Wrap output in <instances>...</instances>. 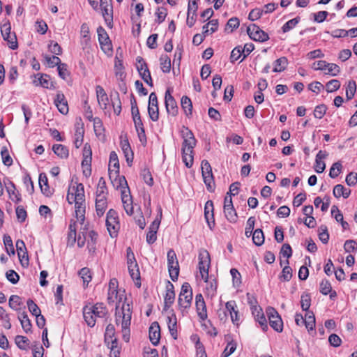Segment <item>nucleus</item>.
I'll use <instances>...</instances> for the list:
<instances>
[{
	"mask_svg": "<svg viewBox=\"0 0 357 357\" xmlns=\"http://www.w3.org/2000/svg\"><path fill=\"white\" fill-rule=\"evenodd\" d=\"M116 324L121 325V331L123 333V339L128 342L130 340V325L131 321V311L129 304H123L119 308V305L116 306Z\"/></svg>",
	"mask_w": 357,
	"mask_h": 357,
	"instance_id": "1",
	"label": "nucleus"
},
{
	"mask_svg": "<svg viewBox=\"0 0 357 357\" xmlns=\"http://www.w3.org/2000/svg\"><path fill=\"white\" fill-rule=\"evenodd\" d=\"M107 314L108 311L103 303L86 305L83 308L84 321L90 327H93L98 319H104Z\"/></svg>",
	"mask_w": 357,
	"mask_h": 357,
	"instance_id": "2",
	"label": "nucleus"
},
{
	"mask_svg": "<svg viewBox=\"0 0 357 357\" xmlns=\"http://www.w3.org/2000/svg\"><path fill=\"white\" fill-rule=\"evenodd\" d=\"M210 256L206 250H202L199 254V264L198 268L199 271V277L205 282H208V268L210 266Z\"/></svg>",
	"mask_w": 357,
	"mask_h": 357,
	"instance_id": "3",
	"label": "nucleus"
},
{
	"mask_svg": "<svg viewBox=\"0 0 357 357\" xmlns=\"http://www.w3.org/2000/svg\"><path fill=\"white\" fill-rule=\"evenodd\" d=\"M106 226L111 237H116L120 229L119 216L116 211L110 209L107 212Z\"/></svg>",
	"mask_w": 357,
	"mask_h": 357,
	"instance_id": "4",
	"label": "nucleus"
},
{
	"mask_svg": "<svg viewBox=\"0 0 357 357\" xmlns=\"http://www.w3.org/2000/svg\"><path fill=\"white\" fill-rule=\"evenodd\" d=\"M201 168L203 180L207 190L210 192H213L215 189V183L211 165L207 160H204L202 162Z\"/></svg>",
	"mask_w": 357,
	"mask_h": 357,
	"instance_id": "5",
	"label": "nucleus"
},
{
	"mask_svg": "<svg viewBox=\"0 0 357 357\" xmlns=\"http://www.w3.org/2000/svg\"><path fill=\"white\" fill-rule=\"evenodd\" d=\"M167 264L171 279L173 281L176 280L179 274V265L176 255L172 249L167 252Z\"/></svg>",
	"mask_w": 357,
	"mask_h": 357,
	"instance_id": "6",
	"label": "nucleus"
},
{
	"mask_svg": "<svg viewBox=\"0 0 357 357\" xmlns=\"http://www.w3.org/2000/svg\"><path fill=\"white\" fill-rule=\"evenodd\" d=\"M83 160L82 162L83 174L86 177H89L91 174V160H92V151L91 146L86 143L84 144L82 151Z\"/></svg>",
	"mask_w": 357,
	"mask_h": 357,
	"instance_id": "7",
	"label": "nucleus"
},
{
	"mask_svg": "<svg viewBox=\"0 0 357 357\" xmlns=\"http://www.w3.org/2000/svg\"><path fill=\"white\" fill-rule=\"evenodd\" d=\"M1 33L4 40L7 41L8 47L12 50L18 47L17 37L15 33L11 32V26L9 22L3 24L1 27Z\"/></svg>",
	"mask_w": 357,
	"mask_h": 357,
	"instance_id": "8",
	"label": "nucleus"
},
{
	"mask_svg": "<svg viewBox=\"0 0 357 357\" xmlns=\"http://www.w3.org/2000/svg\"><path fill=\"white\" fill-rule=\"evenodd\" d=\"M136 67L141 78L150 86H153V81L147 64L141 56L137 58Z\"/></svg>",
	"mask_w": 357,
	"mask_h": 357,
	"instance_id": "9",
	"label": "nucleus"
},
{
	"mask_svg": "<svg viewBox=\"0 0 357 357\" xmlns=\"http://www.w3.org/2000/svg\"><path fill=\"white\" fill-rule=\"evenodd\" d=\"M266 313L270 326L277 332H282L283 329L282 320L278 312L273 307H268Z\"/></svg>",
	"mask_w": 357,
	"mask_h": 357,
	"instance_id": "10",
	"label": "nucleus"
},
{
	"mask_svg": "<svg viewBox=\"0 0 357 357\" xmlns=\"http://www.w3.org/2000/svg\"><path fill=\"white\" fill-rule=\"evenodd\" d=\"M247 31L250 38L255 41L264 42L269 38L266 32L254 24L248 26Z\"/></svg>",
	"mask_w": 357,
	"mask_h": 357,
	"instance_id": "11",
	"label": "nucleus"
},
{
	"mask_svg": "<svg viewBox=\"0 0 357 357\" xmlns=\"http://www.w3.org/2000/svg\"><path fill=\"white\" fill-rule=\"evenodd\" d=\"M158 214L159 218L157 217L152 222L149 227V231L146 234V242L149 244H153L157 239L156 234L159 228L162 217V208L160 207L158 208Z\"/></svg>",
	"mask_w": 357,
	"mask_h": 357,
	"instance_id": "12",
	"label": "nucleus"
},
{
	"mask_svg": "<svg viewBox=\"0 0 357 357\" xmlns=\"http://www.w3.org/2000/svg\"><path fill=\"white\" fill-rule=\"evenodd\" d=\"M148 112L150 119L157 121L159 118V109L157 96L154 92L151 93L149 100Z\"/></svg>",
	"mask_w": 357,
	"mask_h": 357,
	"instance_id": "13",
	"label": "nucleus"
},
{
	"mask_svg": "<svg viewBox=\"0 0 357 357\" xmlns=\"http://www.w3.org/2000/svg\"><path fill=\"white\" fill-rule=\"evenodd\" d=\"M181 132L183 138L182 148H189V149L193 150L196 145L197 140L192 132L188 128L183 126Z\"/></svg>",
	"mask_w": 357,
	"mask_h": 357,
	"instance_id": "14",
	"label": "nucleus"
},
{
	"mask_svg": "<svg viewBox=\"0 0 357 357\" xmlns=\"http://www.w3.org/2000/svg\"><path fill=\"white\" fill-rule=\"evenodd\" d=\"M172 90L167 89L165 92V104L167 112L173 116L178 114V107L176 102L171 94Z\"/></svg>",
	"mask_w": 357,
	"mask_h": 357,
	"instance_id": "15",
	"label": "nucleus"
},
{
	"mask_svg": "<svg viewBox=\"0 0 357 357\" xmlns=\"http://www.w3.org/2000/svg\"><path fill=\"white\" fill-rule=\"evenodd\" d=\"M249 303L251 305L252 313L255 317V320L259 322L263 331H266L268 326L266 317L262 312V309L259 306L254 305L252 301H250Z\"/></svg>",
	"mask_w": 357,
	"mask_h": 357,
	"instance_id": "16",
	"label": "nucleus"
},
{
	"mask_svg": "<svg viewBox=\"0 0 357 357\" xmlns=\"http://www.w3.org/2000/svg\"><path fill=\"white\" fill-rule=\"evenodd\" d=\"M197 8V2L195 0H189L186 20V24L189 27H192L196 22Z\"/></svg>",
	"mask_w": 357,
	"mask_h": 357,
	"instance_id": "17",
	"label": "nucleus"
},
{
	"mask_svg": "<svg viewBox=\"0 0 357 357\" xmlns=\"http://www.w3.org/2000/svg\"><path fill=\"white\" fill-rule=\"evenodd\" d=\"M195 306L197 314L202 320L207 319V310L204 297L201 294H197L195 296Z\"/></svg>",
	"mask_w": 357,
	"mask_h": 357,
	"instance_id": "18",
	"label": "nucleus"
},
{
	"mask_svg": "<svg viewBox=\"0 0 357 357\" xmlns=\"http://www.w3.org/2000/svg\"><path fill=\"white\" fill-rule=\"evenodd\" d=\"M237 306L234 301H230L226 303L225 309L227 314L229 313L231 317V320L234 324L238 326L240 323V317L238 311L237 310Z\"/></svg>",
	"mask_w": 357,
	"mask_h": 357,
	"instance_id": "19",
	"label": "nucleus"
},
{
	"mask_svg": "<svg viewBox=\"0 0 357 357\" xmlns=\"http://www.w3.org/2000/svg\"><path fill=\"white\" fill-rule=\"evenodd\" d=\"M164 300V310H165L170 307L175 300L174 287L169 281L166 284V294Z\"/></svg>",
	"mask_w": 357,
	"mask_h": 357,
	"instance_id": "20",
	"label": "nucleus"
},
{
	"mask_svg": "<svg viewBox=\"0 0 357 357\" xmlns=\"http://www.w3.org/2000/svg\"><path fill=\"white\" fill-rule=\"evenodd\" d=\"M33 84L36 86H41L43 88L49 89H52L55 88L53 82L50 81V76L47 74H38L35 77Z\"/></svg>",
	"mask_w": 357,
	"mask_h": 357,
	"instance_id": "21",
	"label": "nucleus"
},
{
	"mask_svg": "<svg viewBox=\"0 0 357 357\" xmlns=\"http://www.w3.org/2000/svg\"><path fill=\"white\" fill-rule=\"evenodd\" d=\"M121 200L126 213L129 215H132V200L130 192H128L126 189L121 190Z\"/></svg>",
	"mask_w": 357,
	"mask_h": 357,
	"instance_id": "22",
	"label": "nucleus"
},
{
	"mask_svg": "<svg viewBox=\"0 0 357 357\" xmlns=\"http://www.w3.org/2000/svg\"><path fill=\"white\" fill-rule=\"evenodd\" d=\"M97 33H98V40H99L100 46H101V48L105 51L106 50H109L111 49L110 48V46H111L110 40H109L108 34L107 33L105 29L102 26L98 27Z\"/></svg>",
	"mask_w": 357,
	"mask_h": 357,
	"instance_id": "23",
	"label": "nucleus"
},
{
	"mask_svg": "<svg viewBox=\"0 0 357 357\" xmlns=\"http://www.w3.org/2000/svg\"><path fill=\"white\" fill-rule=\"evenodd\" d=\"M16 250L18 257L22 265L29 264L28 254L24 242L22 240L16 241Z\"/></svg>",
	"mask_w": 357,
	"mask_h": 357,
	"instance_id": "24",
	"label": "nucleus"
},
{
	"mask_svg": "<svg viewBox=\"0 0 357 357\" xmlns=\"http://www.w3.org/2000/svg\"><path fill=\"white\" fill-rule=\"evenodd\" d=\"M54 104L61 114H66L68 112V102L63 93L60 91L57 93L54 99Z\"/></svg>",
	"mask_w": 357,
	"mask_h": 357,
	"instance_id": "25",
	"label": "nucleus"
},
{
	"mask_svg": "<svg viewBox=\"0 0 357 357\" xmlns=\"http://www.w3.org/2000/svg\"><path fill=\"white\" fill-rule=\"evenodd\" d=\"M96 92L98 102L102 109H106L109 105V98L108 96L105 91L104 89L101 86H97L96 87Z\"/></svg>",
	"mask_w": 357,
	"mask_h": 357,
	"instance_id": "26",
	"label": "nucleus"
},
{
	"mask_svg": "<svg viewBox=\"0 0 357 357\" xmlns=\"http://www.w3.org/2000/svg\"><path fill=\"white\" fill-rule=\"evenodd\" d=\"M4 185L10 199L15 203H19L21 201V197L20 193L16 190L15 184L8 180V182L4 181Z\"/></svg>",
	"mask_w": 357,
	"mask_h": 357,
	"instance_id": "27",
	"label": "nucleus"
},
{
	"mask_svg": "<svg viewBox=\"0 0 357 357\" xmlns=\"http://www.w3.org/2000/svg\"><path fill=\"white\" fill-rule=\"evenodd\" d=\"M328 156V153L326 151H319L316 155L314 170L317 173H322L326 168V164L323 160Z\"/></svg>",
	"mask_w": 357,
	"mask_h": 357,
	"instance_id": "28",
	"label": "nucleus"
},
{
	"mask_svg": "<svg viewBox=\"0 0 357 357\" xmlns=\"http://www.w3.org/2000/svg\"><path fill=\"white\" fill-rule=\"evenodd\" d=\"M204 215L208 227L211 229L215 225L213 218V203L211 200L207 201L205 204Z\"/></svg>",
	"mask_w": 357,
	"mask_h": 357,
	"instance_id": "29",
	"label": "nucleus"
},
{
	"mask_svg": "<svg viewBox=\"0 0 357 357\" xmlns=\"http://www.w3.org/2000/svg\"><path fill=\"white\" fill-rule=\"evenodd\" d=\"M75 196L76 203L85 202L84 188L82 183H76L69 188Z\"/></svg>",
	"mask_w": 357,
	"mask_h": 357,
	"instance_id": "30",
	"label": "nucleus"
},
{
	"mask_svg": "<svg viewBox=\"0 0 357 357\" xmlns=\"http://www.w3.org/2000/svg\"><path fill=\"white\" fill-rule=\"evenodd\" d=\"M149 338L153 344H158L160 338V330L157 322H153L149 328Z\"/></svg>",
	"mask_w": 357,
	"mask_h": 357,
	"instance_id": "31",
	"label": "nucleus"
},
{
	"mask_svg": "<svg viewBox=\"0 0 357 357\" xmlns=\"http://www.w3.org/2000/svg\"><path fill=\"white\" fill-rule=\"evenodd\" d=\"M84 134V125L82 122L77 123L75 125V146L78 149L80 147L83 142Z\"/></svg>",
	"mask_w": 357,
	"mask_h": 357,
	"instance_id": "32",
	"label": "nucleus"
},
{
	"mask_svg": "<svg viewBox=\"0 0 357 357\" xmlns=\"http://www.w3.org/2000/svg\"><path fill=\"white\" fill-rule=\"evenodd\" d=\"M167 326L172 337L174 340L177 339V319L174 312H172L171 315L168 316L167 317Z\"/></svg>",
	"mask_w": 357,
	"mask_h": 357,
	"instance_id": "33",
	"label": "nucleus"
},
{
	"mask_svg": "<svg viewBox=\"0 0 357 357\" xmlns=\"http://www.w3.org/2000/svg\"><path fill=\"white\" fill-rule=\"evenodd\" d=\"M121 146L128 166H131L132 162L133 161V153L131 150L128 141H122L121 142Z\"/></svg>",
	"mask_w": 357,
	"mask_h": 357,
	"instance_id": "34",
	"label": "nucleus"
},
{
	"mask_svg": "<svg viewBox=\"0 0 357 357\" xmlns=\"http://www.w3.org/2000/svg\"><path fill=\"white\" fill-rule=\"evenodd\" d=\"M75 208L77 220L82 225L85 220L86 202L76 203Z\"/></svg>",
	"mask_w": 357,
	"mask_h": 357,
	"instance_id": "35",
	"label": "nucleus"
},
{
	"mask_svg": "<svg viewBox=\"0 0 357 357\" xmlns=\"http://www.w3.org/2000/svg\"><path fill=\"white\" fill-rule=\"evenodd\" d=\"M119 163L118 160V156L114 151H112L109 155V171H110V177L112 176V172L114 171V174H116L119 173Z\"/></svg>",
	"mask_w": 357,
	"mask_h": 357,
	"instance_id": "36",
	"label": "nucleus"
},
{
	"mask_svg": "<svg viewBox=\"0 0 357 357\" xmlns=\"http://www.w3.org/2000/svg\"><path fill=\"white\" fill-rule=\"evenodd\" d=\"M39 185L41 189L42 192L49 197L52 195V192L48 185V180L46 174L44 173H41L39 175Z\"/></svg>",
	"mask_w": 357,
	"mask_h": 357,
	"instance_id": "37",
	"label": "nucleus"
},
{
	"mask_svg": "<svg viewBox=\"0 0 357 357\" xmlns=\"http://www.w3.org/2000/svg\"><path fill=\"white\" fill-rule=\"evenodd\" d=\"M123 69L122 60L119 59L118 56H116L114 63L115 75L116 78L121 81H123L126 78V73Z\"/></svg>",
	"mask_w": 357,
	"mask_h": 357,
	"instance_id": "38",
	"label": "nucleus"
},
{
	"mask_svg": "<svg viewBox=\"0 0 357 357\" xmlns=\"http://www.w3.org/2000/svg\"><path fill=\"white\" fill-rule=\"evenodd\" d=\"M193 150L189 148H182V158L185 166L188 168L193 165Z\"/></svg>",
	"mask_w": 357,
	"mask_h": 357,
	"instance_id": "39",
	"label": "nucleus"
},
{
	"mask_svg": "<svg viewBox=\"0 0 357 357\" xmlns=\"http://www.w3.org/2000/svg\"><path fill=\"white\" fill-rule=\"evenodd\" d=\"M192 296H178V304L180 310L183 313L191 305Z\"/></svg>",
	"mask_w": 357,
	"mask_h": 357,
	"instance_id": "40",
	"label": "nucleus"
},
{
	"mask_svg": "<svg viewBox=\"0 0 357 357\" xmlns=\"http://www.w3.org/2000/svg\"><path fill=\"white\" fill-rule=\"evenodd\" d=\"M287 65V59L284 56L280 57L274 61L273 71L275 73L282 72L286 69Z\"/></svg>",
	"mask_w": 357,
	"mask_h": 357,
	"instance_id": "41",
	"label": "nucleus"
},
{
	"mask_svg": "<svg viewBox=\"0 0 357 357\" xmlns=\"http://www.w3.org/2000/svg\"><path fill=\"white\" fill-rule=\"evenodd\" d=\"M350 193V189L345 188L342 185L340 184L336 185L333 189V195L336 198H340V197L347 198L349 196Z\"/></svg>",
	"mask_w": 357,
	"mask_h": 357,
	"instance_id": "42",
	"label": "nucleus"
},
{
	"mask_svg": "<svg viewBox=\"0 0 357 357\" xmlns=\"http://www.w3.org/2000/svg\"><path fill=\"white\" fill-rule=\"evenodd\" d=\"M18 319L20 320L22 327L26 333H28L31 329V324L29 320L27 314L26 312H22L18 315Z\"/></svg>",
	"mask_w": 357,
	"mask_h": 357,
	"instance_id": "43",
	"label": "nucleus"
},
{
	"mask_svg": "<svg viewBox=\"0 0 357 357\" xmlns=\"http://www.w3.org/2000/svg\"><path fill=\"white\" fill-rule=\"evenodd\" d=\"M115 335V328L112 324H108L106 327L105 333V342L107 346L112 343V341L114 339H116L114 337Z\"/></svg>",
	"mask_w": 357,
	"mask_h": 357,
	"instance_id": "44",
	"label": "nucleus"
},
{
	"mask_svg": "<svg viewBox=\"0 0 357 357\" xmlns=\"http://www.w3.org/2000/svg\"><path fill=\"white\" fill-rule=\"evenodd\" d=\"M305 326L308 331H312L315 327V317L312 312L307 311L305 315Z\"/></svg>",
	"mask_w": 357,
	"mask_h": 357,
	"instance_id": "45",
	"label": "nucleus"
},
{
	"mask_svg": "<svg viewBox=\"0 0 357 357\" xmlns=\"http://www.w3.org/2000/svg\"><path fill=\"white\" fill-rule=\"evenodd\" d=\"M52 150L61 158H67L68 157V149L62 144H54Z\"/></svg>",
	"mask_w": 357,
	"mask_h": 357,
	"instance_id": "46",
	"label": "nucleus"
},
{
	"mask_svg": "<svg viewBox=\"0 0 357 357\" xmlns=\"http://www.w3.org/2000/svg\"><path fill=\"white\" fill-rule=\"evenodd\" d=\"M181 104L185 115H190L192 110V104L191 100L188 96H183L181 100Z\"/></svg>",
	"mask_w": 357,
	"mask_h": 357,
	"instance_id": "47",
	"label": "nucleus"
},
{
	"mask_svg": "<svg viewBox=\"0 0 357 357\" xmlns=\"http://www.w3.org/2000/svg\"><path fill=\"white\" fill-rule=\"evenodd\" d=\"M15 342L19 349L22 350H26L29 347V340L25 336L17 335Z\"/></svg>",
	"mask_w": 357,
	"mask_h": 357,
	"instance_id": "48",
	"label": "nucleus"
},
{
	"mask_svg": "<svg viewBox=\"0 0 357 357\" xmlns=\"http://www.w3.org/2000/svg\"><path fill=\"white\" fill-rule=\"evenodd\" d=\"M224 213L226 218L230 222H236L238 219V215L234 206L224 208Z\"/></svg>",
	"mask_w": 357,
	"mask_h": 357,
	"instance_id": "49",
	"label": "nucleus"
},
{
	"mask_svg": "<svg viewBox=\"0 0 357 357\" xmlns=\"http://www.w3.org/2000/svg\"><path fill=\"white\" fill-rule=\"evenodd\" d=\"M252 241L257 246H260L264 243V235L261 229H257L254 231L252 234Z\"/></svg>",
	"mask_w": 357,
	"mask_h": 357,
	"instance_id": "50",
	"label": "nucleus"
},
{
	"mask_svg": "<svg viewBox=\"0 0 357 357\" xmlns=\"http://www.w3.org/2000/svg\"><path fill=\"white\" fill-rule=\"evenodd\" d=\"M160 68L163 73H169L171 70V60L167 55H162L160 58Z\"/></svg>",
	"mask_w": 357,
	"mask_h": 357,
	"instance_id": "51",
	"label": "nucleus"
},
{
	"mask_svg": "<svg viewBox=\"0 0 357 357\" xmlns=\"http://www.w3.org/2000/svg\"><path fill=\"white\" fill-rule=\"evenodd\" d=\"M3 244L5 245L6 252L9 255H15V249L13 244V241L9 235L5 234L3 236Z\"/></svg>",
	"mask_w": 357,
	"mask_h": 357,
	"instance_id": "52",
	"label": "nucleus"
},
{
	"mask_svg": "<svg viewBox=\"0 0 357 357\" xmlns=\"http://www.w3.org/2000/svg\"><path fill=\"white\" fill-rule=\"evenodd\" d=\"M356 91V83L354 80L348 82L347 86L346 88V96L348 100H351L354 98V94Z\"/></svg>",
	"mask_w": 357,
	"mask_h": 357,
	"instance_id": "53",
	"label": "nucleus"
},
{
	"mask_svg": "<svg viewBox=\"0 0 357 357\" xmlns=\"http://www.w3.org/2000/svg\"><path fill=\"white\" fill-rule=\"evenodd\" d=\"M1 155L2 158L3 163L8 167H10L13 164V159L10 157L8 150L6 146H3L1 151Z\"/></svg>",
	"mask_w": 357,
	"mask_h": 357,
	"instance_id": "54",
	"label": "nucleus"
},
{
	"mask_svg": "<svg viewBox=\"0 0 357 357\" xmlns=\"http://www.w3.org/2000/svg\"><path fill=\"white\" fill-rule=\"evenodd\" d=\"M129 273L130 275V277L133 280H140V273L138 267V264H130L128 266Z\"/></svg>",
	"mask_w": 357,
	"mask_h": 357,
	"instance_id": "55",
	"label": "nucleus"
},
{
	"mask_svg": "<svg viewBox=\"0 0 357 357\" xmlns=\"http://www.w3.org/2000/svg\"><path fill=\"white\" fill-rule=\"evenodd\" d=\"M300 17H297L287 22L282 27V31L287 33L294 29L299 22Z\"/></svg>",
	"mask_w": 357,
	"mask_h": 357,
	"instance_id": "56",
	"label": "nucleus"
},
{
	"mask_svg": "<svg viewBox=\"0 0 357 357\" xmlns=\"http://www.w3.org/2000/svg\"><path fill=\"white\" fill-rule=\"evenodd\" d=\"M341 86L340 82L337 79H332L328 82L326 84V89L327 92L332 93L340 89Z\"/></svg>",
	"mask_w": 357,
	"mask_h": 357,
	"instance_id": "57",
	"label": "nucleus"
},
{
	"mask_svg": "<svg viewBox=\"0 0 357 357\" xmlns=\"http://www.w3.org/2000/svg\"><path fill=\"white\" fill-rule=\"evenodd\" d=\"M236 346L237 344L234 340L229 342L222 354V357H228L231 354H233L236 349Z\"/></svg>",
	"mask_w": 357,
	"mask_h": 357,
	"instance_id": "58",
	"label": "nucleus"
},
{
	"mask_svg": "<svg viewBox=\"0 0 357 357\" xmlns=\"http://www.w3.org/2000/svg\"><path fill=\"white\" fill-rule=\"evenodd\" d=\"M255 224V218L250 217L247 220L245 234L247 237L251 236L253 234V229Z\"/></svg>",
	"mask_w": 357,
	"mask_h": 357,
	"instance_id": "59",
	"label": "nucleus"
},
{
	"mask_svg": "<svg viewBox=\"0 0 357 357\" xmlns=\"http://www.w3.org/2000/svg\"><path fill=\"white\" fill-rule=\"evenodd\" d=\"M319 238L323 243H327L329 239V234L326 226L321 225L319 228Z\"/></svg>",
	"mask_w": 357,
	"mask_h": 357,
	"instance_id": "60",
	"label": "nucleus"
},
{
	"mask_svg": "<svg viewBox=\"0 0 357 357\" xmlns=\"http://www.w3.org/2000/svg\"><path fill=\"white\" fill-rule=\"evenodd\" d=\"M79 275L83 280L84 284H88L91 280L90 270L88 268H83L79 271Z\"/></svg>",
	"mask_w": 357,
	"mask_h": 357,
	"instance_id": "61",
	"label": "nucleus"
},
{
	"mask_svg": "<svg viewBox=\"0 0 357 357\" xmlns=\"http://www.w3.org/2000/svg\"><path fill=\"white\" fill-rule=\"evenodd\" d=\"M301 308L303 310L307 312L311 305V298L310 294H303L301 300Z\"/></svg>",
	"mask_w": 357,
	"mask_h": 357,
	"instance_id": "62",
	"label": "nucleus"
},
{
	"mask_svg": "<svg viewBox=\"0 0 357 357\" xmlns=\"http://www.w3.org/2000/svg\"><path fill=\"white\" fill-rule=\"evenodd\" d=\"M243 47L238 46L233 49L231 52L230 59L231 62H234L239 59L241 56L243 55Z\"/></svg>",
	"mask_w": 357,
	"mask_h": 357,
	"instance_id": "63",
	"label": "nucleus"
},
{
	"mask_svg": "<svg viewBox=\"0 0 357 357\" xmlns=\"http://www.w3.org/2000/svg\"><path fill=\"white\" fill-rule=\"evenodd\" d=\"M110 349V357H120V351L118 347L117 339H114L112 341V343L108 346Z\"/></svg>",
	"mask_w": 357,
	"mask_h": 357,
	"instance_id": "64",
	"label": "nucleus"
}]
</instances>
